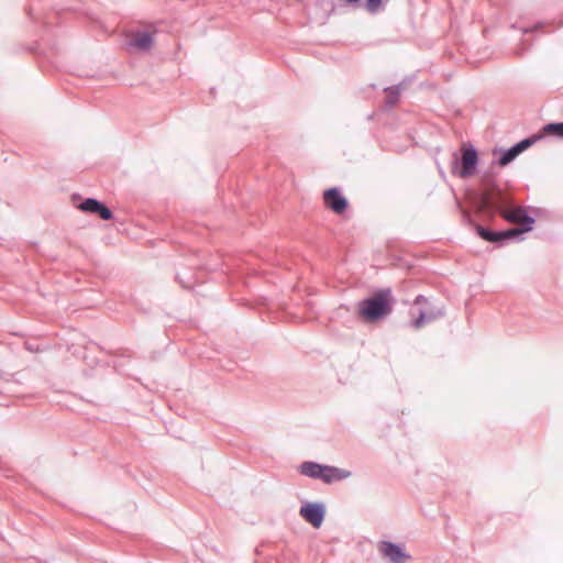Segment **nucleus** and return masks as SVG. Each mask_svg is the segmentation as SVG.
I'll list each match as a JSON object with an SVG mask.
<instances>
[{
	"mask_svg": "<svg viewBox=\"0 0 563 563\" xmlns=\"http://www.w3.org/2000/svg\"><path fill=\"white\" fill-rule=\"evenodd\" d=\"M395 298L390 288L377 290L357 303L358 316L367 322L380 320L391 313Z\"/></svg>",
	"mask_w": 563,
	"mask_h": 563,
	"instance_id": "1",
	"label": "nucleus"
},
{
	"mask_svg": "<svg viewBox=\"0 0 563 563\" xmlns=\"http://www.w3.org/2000/svg\"><path fill=\"white\" fill-rule=\"evenodd\" d=\"M483 206L486 209L498 210L503 218L508 222L523 224L525 227H530L532 229L531 224L534 222V219L531 218L521 207H512L508 209L503 208L501 206L495 203L489 195H484Z\"/></svg>",
	"mask_w": 563,
	"mask_h": 563,
	"instance_id": "2",
	"label": "nucleus"
},
{
	"mask_svg": "<svg viewBox=\"0 0 563 563\" xmlns=\"http://www.w3.org/2000/svg\"><path fill=\"white\" fill-rule=\"evenodd\" d=\"M529 231H531L530 227H523L521 229L514 228V229H509V230H505V231H492V230L481 227V225L477 227L478 235L488 242H500V241L509 240V239H512L515 236H518V235H520L525 232H529Z\"/></svg>",
	"mask_w": 563,
	"mask_h": 563,
	"instance_id": "3",
	"label": "nucleus"
},
{
	"mask_svg": "<svg viewBox=\"0 0 563 563\" xmlns=\"http://www.w3.org/2000/svg\"><path fill=\"white\" fill-rule=\"evenodd\" d=\"M462 157H461V168L459 169V176L462 178H468L473 176L476 172V166L478 163V155L476 150L470 146H462Z\"/></svg>",
	"mask_w": 563,
	"mask_h": 563,
	"instance_id": "4",
	"label": "nucleus"
},
{
	"mask_svg": "<svg viewBox=\"0 0 563 563\" xmlns=\"http://www.w3.org/2000/svg\"><path fill=\"white\" fill-rule=\"evenodd\" d=\"M542 139V134H533L529 137L523 139L519 143L515 144L510 148H508L500 156L498 164L500 166H506L511 163L520 153L532 146L534 143Z\"/></svg>",
	"mask_w": 563,
	"mask_h": 563,
	"instance_id": "5",
	"label": "nucleus"
},
{
	"mask_svg": "<svg viewBox=\"0 0 563 563\" xmlns=\"http://www.w3.org/2000/svg\"><path fill=\"white\" fill-rule=\"evenodd\" d=\"M300 516L312 527L319 528L324 519V507L322 504L307 503L300 507Z\"/></svg>",
	"mask_w": 563,
	"mask_h": 563,
	"instance_id": "6",
	"label": "nucleus"
},
{
	"mask_svg": "<svg viewBox=\"0 0 563 563\" xmlns=\"http://www.w3.org/2000/svg\"><path fill=\"white\" fill-rule=\"evenodd\" d=\"M379 551L383 556L390 561V563H406L411 559V555L400 545L389 541H382L379 544Z\"/></svg>",
	"mask_w": 563,
	"mask_h": 563,
	"instance_id": "7",
	"label": "nucleus"
},
{
	"mask_svg": "<svg viewBox=\"0 0 563 563\" xmlns=\"http://www.w3.org/2000/svg\"><path fill=\"white\" fill-rule=\"evenodd\" d=\"M324 205L336 214H341L347 208V200L336 188L327 189L323 192Z\"/></svg>",
	"mask_w": 563,
	"mask_h": 563,
	"instance_id": "8",
	"label": "nucleus"
},
{
	"mask_svg": "<svg viewBox=\"0 0 563 563\" xmlns=\"http://www.w3.org/2000/svg\"><path fill=\"white\" fill-rule=\"evenodd\" d=\"M444 316V310L441 307H423L418 311V316L412 321L415 329H420L426 323H430Z\"/></svg>",
	"mask_w": 563,
	"mask_h": 563,
	"instance_id": "9",
	"label": "nucleus"
},
{
	"mask_svg": "<svg viewBox=\"0 0 563 563\" xmlns=\"http://www.w3.org/2000/svg\"><path fill=\"white\" fill-rule=\"evenodd\" d=\"M79 209L84 212L96 213L102 220H111L113 218L112 211L95 198H87L84 200L80 203Z\"/></svg>",
	"mask_w": 563,
	"mask_h": 563,
	"instance_id": "10",
	"label": "nucleus"
},
{
	"mask_svg": "<svg viewBox=\"0 0 563 563\" xmlns=\"http://www.w3.org/2000/svg\"><path fill=\"white\" fill-rule=\"evenodd\" d=\"M350 475H351L350 471H345V470H342V468H339V467H335V466L322 465V476H321V479L324 483L329 484V483H332L334 481L345 479V478L350 477Z\"/></svg>",
	"mask_w": 563,
	"mask_h": 563,
	"instance_id": "11",
	"label": "nucleus"
},
{
	"mask_svg": "<svg viewBox=\"0 0 563 563\" xmlns=\"http://www.w3.org/2000/svg\"><path fill=\"white\" fill-rule=\"evenodd\" d=\"M152 44L153 37L147 32H139L130 41V45L139 51H147L151 48Z\"/></svg>",
	"mask_w": 563,
	"mask_h": 563,
	"instance_id": "12",
	"label": "nucleus"
},
{
	"mask_svg": "<svg viewBox=\"0 0 563 563\" xmlns=\"http://www.w3.org/2000/svg\"><path fill=\"white\" fill-rule=\"evenodd\" d=\"M300 473L311 478H320L322 476V465L314 462H303L300 465Z\"/></svg>",
	"mask_w": 563,
	"mask_h": 563,
	"instance_id": "13",
	"label": "nucleus"
},
{
	"mask_svg": "<svg viewBox=\"0 0 563 563\" xmlns=\"http://www.w3.org/2000/svg\"><path fill=\"white\" fill-rule=\"evenodd\" d=\"M539 134H542V137L549 134L563 139V122L548 123L542 128Z\"/></svg>",
	"mask_w": 563,
	"mask_h": 563,
	"instance_id": "14",
	"label": "nucleus"
},
{
	"mask_svg": "<svg viewBox=\"0 0 563 563\" xmlns=\"http://www.w3.org/2000/svg\"><path fill=\"white\" fill-rule=\"evenodd\" d=\"M385 91L387 95L386 96V106L391 108L398 102L400 89L398 86H391V87L386 88Z\"/></svg>",
	"mask_w": 563,
	"mask_h": 563,
	"instance_id": "15",
	"label": "nucleus"
},
{
	"mask_svg": "<svg viewBox=\"0 0 563 563\" xmlns=\"http://www.w3.org/2000/svg\"><path fill=\"white\" fill-rule=\"evenodd\" d=\"M380 4L382 0H366L365 8L369 13H376Z\"/></svg>",
	"mask_w": 563,
	"mask_h": 563,
	"instance_id": "16",
	"label": "nucleus"
},
{
	"mask_svg": "<svg viewBox=\"0 0 563 563\" xmlns=\"http://www.w3.org/2000/svg\"><path fill=\"white\" fill-rule=\"evenodd\" d=\"M413 303H415V306H426V305H428V299L424 296L419 295L416 297Z\"/></svg>",
	"mask_w": 563,
	"mask_h": 563,
	"instance_id": "17",
	"label": "nucleus"
}]
</instances>
